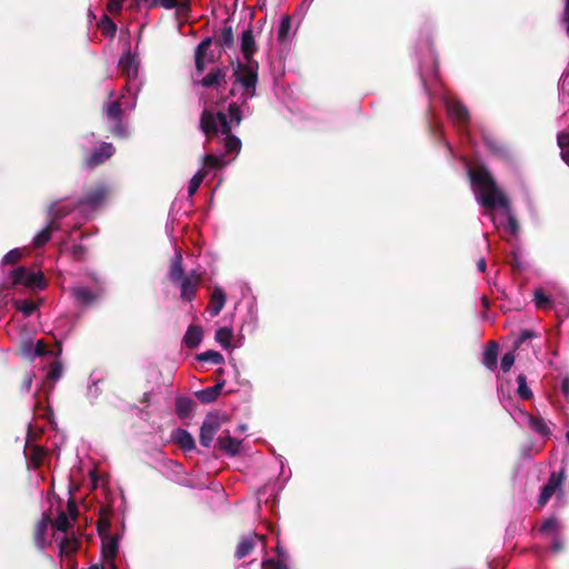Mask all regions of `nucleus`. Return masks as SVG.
Returning a JSON list of instances; mask_svg holds the SVG:
<instances>
[{
	"instance_id": "obj_1",
	"label": "nucleus",
	"mask_w": 569,
	"mask_h": 569,
	"mask_svg": "<svg viewBox=\"0 0 569 569\" xmlns=\"http://www.w3.org/2000/svg\"><path fill=\"white\" fill-rule=\"evenodd\" d=\"M468 176L473 187L479 189V202L488 209L500 207L508 209L509 199L498 188L492 174L483 166L468 169Z\"/></svg>"
},
{
	"instance_id": "obj_2",
	"label": "nucleus",
	"mask_w": 569,
	"mask_h": 569,
	"mask_svg": "<svg viewBox=\"0 0 569 569\" xmlns=\"http://www.w3.org/2000/svg\"><path fill=\"white\" fill-rule=\"evenodd\" d=\"M258 70V61H238L236 68L233 69L232 76L234 78V83L240 84L243 89V102H246L247 99L254 97L256 94Z\"/></svg>"
},
{
	"instance_id": "obj_3",
	"label": "nucleus",
	"mask_w": 569,
	"mask_h": 569,
	"mask_svg": "<svg viewBox=\"0 0 569 569\" xmlns=\"http://www.w3.org/2000/svg\"><path fill=\"white\" fill-rule=\"evenodd\" d=\"M102 112L109 124V131L114 138L124 139L129 136L128 129L123 123L124 111L120 100L106 102L102 107Z\"/></svg>"
},
{
	"instance_id": "obj_4",
	"label": "nucleus",
	"mask_w": 569,
	"mask_h": 569,
	"mask_svg": "<svg viewBox=\"0 0 569 569\" xmlns=\"http://www.w3.org/2000/svg\"><path fill=\"white\" fill-rule=\"evenodd\" d=\"M10 279L13 286L23 284L32 290H43L47 287L43 272H30L26 267H18L12 270Z\"/></svg>"
},
{
	"instance_id": "obj_5",
	"label": "nucleus",
	"mask_w": 569,
	"mask_h": 569,
	"mask_svg": "<svg viewBox=\"0 0 569 569\" xmlns=\"http://www.w3.org/2000/svg\"><path fill=\"white\" fill-rule=\"evenodd\" d=\"M109 191V187L103 182L89 187L84 190L83 197L77 201V207L87 206L91 209H96L104 202Z\"/></svg>"
},
{
	"instance_id": "obj_6",
	"label": "nucleus",
	"mask_w": 569,
	"mask_h": 569,
	"mask_svg": "<svg viewBox=\"0 0 569 569\" xmlns=\"http://www.w3.org/2000/svg\"><path fill=\"white\" fill-rule=\"evenodd\" d=\"M221 428V420L218 415L209 413L206 416L201 427L199 440L200 445L209 448L212 445L216 433Z\"/></svg>"
},
{
	"instance_id": "obj_7",
	"label": "nucleus",
	"mask_w": 569,
	"mask_h": 569,
	"mask_svg": "<svg viewBox=\"0 0 569 569\" xmlns=\"http://www.w3.org/2000/svg\"><path fill=\"white\" fill-rule=\"evenodd\" d=\"M566 479L565 469H561L559 472H551L547 483L541 488V492L538 499L539 506H545L552 495L561 489L563 480Z\"/></svg>"
},
{
	"instance_id": "obj_8",
	"label": "nucleus",
	"mask_w": 569,
	"mask_h": 569,
	"mask_svg": "<svg viewBox=\"0 0 569 569\" xmlns=\"http://www.w3.org/2000/svg\"><path fill=\"white\" fill-rule=\"evenodd\" d=\"M180 284V297L183 301L191 302L201 283V278L194 271L178 282Z\"/></svg>"
},
{
	"instance_id": "obj_9",
	"label": "nucleus",
	"mask_w": 569,
	"mask_h": 569,
	"mask_svg": "<svg viewBox=\"0 0 569 569\" xmlns=\"http://www.w3.org/2000/svg\"><path fill=\"white\" fill-rule=\"evenodd\" d=\"M116 149L110 142H102L89 157L84 159V166L88 168H96L110 159Z\"/></svg>"
},
{
	"instance_id": "obj_10",
	"label": "nucleus",
	"mask_w": 569,
	"mask_h": 569,
	"mask_svg": "<svg viewBox=\"0 0 569 569\" xmlns=\"http://www.w3.org/2000/svg\"><path fill=\"white\" fill-rule=\"evenodd\" d=\"M227 74L228 69L226 67L223 68H213L211 69L208 74H206L199 83L203 88L208 89H216L219 90L223 88L227 83Z\"/></svg>"
},
{
	"instance_id": "obj_11",
	"label": "nucleus",
	"mask_w": 569,
	"mask_h": 569,
	"mask_svg": "<svg viewBox=\"0 0 569 569\" xmlns=\"http://www.w3.org/2000/svg\"><path fill=\"white\" fill-rule=\"evenodd\" d=\"M218 112L214 114L208 109H204L200 116V129L206 134L207 139H212L218 134Z\"/></svg>"
},
{
	"instance_id": "obj_12",
	"label": "nucleus",
	"mask_w": 569,
	"mask_h": 569,
	"mask_svg": "<svg viewBox=\"0 0 569 569\" xmlns=\"http://www.w3.org/2000/svg\"><path fill=\"white\" fill-rule=\"evenodd\" d=\"M121 73L128 79H136L139 72V61L134 54L127 51L119 60Z\"/></svg>"
},
{
	"instance_id": "obj_13",
	"label": "nucleus",
	"mask_w": 569,
	"mask_h": 569,
	"mask_svg": "<svg viewBox=\"0 0 569 569\" xmlns=\"http://www.w3.org/2000/svg\"><path fill=\"white\" fill-rule=\"evenodd\" d=\"M240 50L246 61H256L253 54L257 51V44L250 27L242 31Z\"/></svg>"
},
{
	"instance_id": "obj_14",
	"label": "nucleus",
	"mask_w": 569,
	"mask_h": 569,
	"mask_svg": "<svg viewBox=\"0 0 569 569\" xmlns=\"http://www.w3.org/2000/svg\"><path fill=\"white\" fill-rule=\"evenodd\" d=\"M262 538V536H258L256 533L242 537L236 548L234 558L237 560H241L250 555L257 545V540Z\"/></svg>"
},
{
	"instance_id": "obj_15",
	"label": "nucleus",
	"mask_w": 569,
	"mask_h": 569,
	"mask_svg": "<svg viewBox=\"0 0 569 569\" xmlns=\"http://www.w3.org/2000/svg\"><path fill=\"white\" fill-rule=\"evenodd\" d=\"M448 113L453 121L461 126H466L470 120L467 107L458 100L448 103Z\"/></svg>"
},
{
	"instance_id": "obj_16",
	"label": "nucleus",
	"mask_w": 569,
	"mask_h": 569,
	"mask_svg": "<svg viewBox=\"0 0 569 569\" xmlns=\"http://www.w3.org/2000/svg\"><path fill=\"white\" fill-rule=\"evenodd\" d=\"M217 448L230 457L239 455L241 449V440L229 435L218 438Z\"/></svg>"
},
{
	"instance_id": "obj_17",
	"label": "nucleus",
	"mask_w": 569,
	"mask_h": 569,
	"mask_svg": "<svg viewBox=\"0 0 569 569\" xmlns=\"http://www.w3.org/2000/svg\"><path fill=\"white\" fill-rule=\"evenodd\" d=\"M51 522L52 521H51L50 516L47 513H43L42 518L39 521H37L34 525L33 541H34V545L40 549H43V547H44L47 529Z\"/></svg>"
},
{
	"instance_id": "obj_18",
	"label": "nucleus",
	"mask_w": 569,
	"mask_h": 569,
	"mask_svg": "<svg viewBox=\"0 0 569 569\" xmlns=\"http://www.w3.org/2000/svg\"><path fill=\"white\" fill-rule=\"evenodd\" d=\"M102 546H101V555L104 560L109 562L111 566L112 562H114V558L118 553V537L116 536H106L101 537Z\"/></svg>"
},
{
	"instance_id": "obj_19",
	"label": "nucleus",
	"mask_w": 569,
	"mask_h": 569,
	"mask_svg": "<svg viewBox=\"0 0 569 569\" xmlns=\"http://www.w3.org/2000/svg\"><path fill=\"white\" fill-rule=\"evenodd\" d=\"M226 381L220 380L214 386L197 391L196 398L202 403L214 402L220 396Z\"/></svg>"
},
{
	"instance_id": "obj_20",
	"label": "nucleus",
	"mask_w": 569,
	"mask_h": 569,
	"mask_svg": "<svg viewBox=\"0 0 569 569\" xmlns=\"http://www.w3.org/2000/svg\"><path fill=\"white\" fill-rule=\"evenodd\" d=\"M226 305V295L220 287H216L211 293L208 305V312L211 317L218 316Z\"/></svg>"
},
{
	"instance_id": "obj_21",
	"label": "nucleus",
	"mask_w": 569,
	"mask_h": 569,
	"mask_svg": "<svg viewBox=\"0 0 569 569\" xmlns=\"http://www.w3.org/2000/svg\"><path fill=\"white\" fill-rule=\"evenodd\" d=\"M62 363L59 360L51 362L46 381L43 383V389L47 395L53 390L56 381L62 377Z\"/></svg>"
},
{
	"instance_id": "obj_22",
	"label": "nucleus",
	"mask_w": 569,
	"mask_h": 569,
	"mask_svg": "<svg viewBox=\"0 0 569 569\" xmlns=\"http://www.w3.org/2000/svg\"><path fill=\"white\" fill-rule=\"evenodd\" d=\"M211 43H212V39L206 38L198 44V47L196 49L194 64H196V73L197 74H202L203 71L206 70L204 57H206L207 50L209 49Z\"/></svg>"
},
{
	"instance_id": "obj_23",
	"label": "nucleus",
	"mask_w": 569,
	"mask_h": 569,
	"mask_svg": "<svg viewBox=\"0 0 569 569\" xmlns=\"http://www.w3.org/2000/svg\"><path fill=\"white\" fill-rule=\"evenodd\" d=\"M203 338V330L198 325H191L188 327L184 336H183V343L189 349L197 348Z\"/></svg>"
},
{
	"instance_id": "obj_24",
	"label": "nucleus",
	"mask_w": 569,
	"mask_h": 569,
	"mask_svg": "<svg viewBox=\"0 0 569 569\" xmlns=\"http://www.w3.org/2000/svg\"><path fill=\"white\" fill-rule=\"evenodd\" d=\"M173 441L184 451H192L196 449V442L192 435L181 428H178L172 435Z\"/></svg>"
},
{
	"instance_id": "obj_25",
	"label": "nucleus",
	"mask_w": 569,
	"mask_h": 569,
	"mask_svg": "<svg viewBox=\"0 0 569 569\" xmlns=\"http://www.w3.org/2000/svg\"><path fill=\"white\" fill-rule=\"evenodd\" d=\"M498 351L499 345L496 341L491 340L487 343L486 349L483 351L482 363L489 370H493L497 368Z\"/></svg>"
},
{
	"instance_id": "obj_26",
	"label": "nucleus",
	"mask_w": 569,
	"mask_h": 569,
	"mask_svg": "<svg viewBox=\"0 0 569 569\" xmlns=\"http://www.w3.org/2000/svg\"><path fill=\"white\" fill-rule=\"evenodd\" d=\"M168 277L173 283H178L180 280L187 277L182 267V254L180 251H178L171 260Z\"/></svg>"
},
{
	"instance_id": "obj_27",
	"label": "nucleus",
	"mask_w": 569,
	"mask_h": 569,
	"mask_svg": "<svg viewBox=\"0 0 569 569\" xmlns=\"http://www.w3.org/2000/svg\"><path fill=\"white\" fill-rule=\"evenodd\" d=\"M196 407V402L184 396H180L176 398V413L180 419L189 418Z\"/></svg>"
},
{
	"instance_id": "obj_28",
	"label": "nucleus",
	"mask_w": 569,
	"mask_h": 569,
	"mask_svg": "<svg viewBox=\"0 0 569 569\" xmlns=\"http://www.w3.org/2000/svg\"><path fill=\"white\" fill-rule=\"evenodd\" d=\"M74 300L83 306H89L97 300V295L87 287H74L71 289Z\"/></svg>"
},
{
	"instance_id": "obj_29",
	"label": "nucleus",
	"mask_w": 569,
	"mask_h": 569,
	"mask_svg": "<svg viewBox=\"0 0 569 569\" xmlns=\"http://www.w3.org/2000/svg\"><path fill=\"white\" fill-rule=\"evenodd\" d=\"M216 44L222 48H232L234 44L233 30L231 26H226L221 33L216 38Z\"/></svg>"
},
{
	"instance_id": "obj_30",
	"label": "nucleus",
	"mask_w": 569,
	"mask_h": 569,
	"mask_svg": "<svg viewBox=\"0 0 569 569\" xmlns=\"http://www.w3.org/2000/svg\"><path fill=\"white\" fill-rule=\"evenodd\" d=\"M561 159L569 166V131H561L557 136Z\"/></svg>"
},
{
	"instance_id": "obj_31",
	"label": "nucleus",
	"mask_w": 569,
	"mask_h": 569,
	"mask_svg": "<svg viewBox=\"0 0 569 569\" xmlns=\"http://www.w3.org/2000/svg\"><path fill=\"white\" fill-rule=\"evenodd\" d=\"M223 148L226 154H237L241 149V140L234 134H227L223 137Z\"/></svg>"
},
{
	"instance_id": "obj_32",
	"label": "nucleus",
	"mask_w": 569,
	"mask_h": 569,
	"mask_svg": "<svg viewBox=\"0 0 569 569\" xmlns=\"http://www.w3.org/2000/svg\"><path fill=\"white\" fill-rule=\"evenodd\" d=\"M162 6L166 9L178 8L180 11L189 10V0H152V7Z\"/></svg>"
},
{
	"instance_id": "obj_33",
	"label": "nucleus",
	"mask_w": 569,
	"mask_h": 569,
	"mask_svg": "<svg viewBox=\"0 0 569 569\" xmlns=\"http://www.w3.org/2000/svg\"><path fill=\"white\" fill-rule=\"evenodd\" d=\"M233 337V332L231 328L222 327L216 331L214 339L218 343H220L224 349H229L231 346V339Z\"/></svg>"
},
{
	"instance_id": "obj_34",
	"label": "nucleus",
	"mask_w": 569,
	"mask_h": 569,
	"mask_svg": "<svg viewBox=\"0 0 569 569\" xmlns=\"http://www.w3.org/2000/svg\"><path fill=\"white\" fill-rule=\"evenodd\" d=\"M46 450L40 446H32L29 452V461L34 469H38L43 463Z\"/></svg>"
},
{
	"instance_id": "obj_35",
	"label": "nucleus",
	"mask_w": 569,
	"mask_h": 569,
	"mask_svg": "<svg viewBox=\"0 0 569 569\" xmlns=\"http://www.w3.org/2000/svg\"><path fill=\"white\" fill-rule=\"evenodd\" d=\"M196 359L200 362H211L214 365H221L224 361L223 356L216 350H208L196 356Z\"/></svg>"
},
{
	"instance_id": "obj_36",
	"label": "nucleus",
	"mask_w": 569,
	"mask_h": 569,
	"mask_svg": "<svg viewBox=\"0 0 569 569\" xmlns=\"http://www.w3.org/2000/svg\"><path fill=\"white\" fill-rule=\"evenodd\" d=\"M290 29H291V17L288 14L282 16L280 19L278 34H277L278 41L284 42L288 39Z\"/></svg>"
},
{
	"instance_id": "obj_37",
	"label": "nucleus",
	"mask_w": 569,
	"mask_h": 569,
	"mask_svg": "<svg viewBox=\"0 0 569 569\" xmlns=\"http://www.w3.org/2000/svg\"><path fill=\"white\" fill-rule=\"evenodd\" d=\"M207 172L204 169H200L190 180L188 186V196L192 197L198 191L202 181L204 180Z\"/></svg>"
},
{
	"instance_id": "obj_38",
	"label": "nucleus",
	"mask_w": 569,
	"mask_h": 569,
	"mask_svg": "<svg viewBox=\"0 0 569 569\" xmlns=\"http://www.w3.org/2000/svg\"><path fill=\"white\" fill-rule=\"evenodd\" d=\"M13 305L16 309L21 311L26 317H30L38 309L37 303L31 300H14Z\"/></svg>"
},
{
	"instance_id": "obj_39",
	"label": "nucleus",
	"mask_w": 569,
	"mask_h": 569,
	"mask_svg": "<svg viewBox=\"0 0 569 569\" xmlns=\"http://www.w3.org/2000/svg\"><path fill=\"white\" fill-rule=\"evenodd\" d=\"M517 382H518V395L521 399L523 400H529L532 398L533 393L532 391L528 388L527 386V378L523 373H520L518 377H517Z\"/></svg>"
},
{
	"instance_id": "obj_40",
	"label": "nucleus",
	"mask_w": 569,
	"mask_h": 569,
	"mask_svg": "<svg viewBox=\"0 0 569 569\" xmlns=\"http://www.w3.org/2000/svg\"><path fill=\"white\" fill-rule=\"evenodd\" d=\"M533 301L538 309H548L551 307V299L545 293L542 289L535 290Z\"/></svg>"
},
{
	"instance_id": "obj_41",
	"label": "nucleus",
	"mask_w": 569,
	"mask_h": 569,
	"mask_svg": "<svg viewBox=\"0 0 569 569\" xmlns=\"http://www.w3.org/2000/svg\"><path fill=\"white\" fill-rule=\"evenodd\" d=\"M530 427L541 436H548L550 433L548 425L541 417H531Z\"/></svg>"
},
{
	"instance_id": "obj_42",
	"label": "nucleus",
	"mask_w": 569,
	"mask_h": 569,
	"mask_svg": "<svg viewBox=\"0 0 569 569\" xmlns=\"http://www.w3.org/2000/svg\"><path fill=\"white\" fill-rule=\"evenodd\" d=\"M218 132H220L223 137H227V134H232V123L228 120V117L224 112L218 111Z\"/></svg>"
},
{
	"instance_id": "obj_43",
	"label": "nucleus",
	"mask_w": 569,
	"mask_h": 569,
	"mask_svg": "<svg viewBox=\"0 0 569 569\" xmlns=\"http://www.w3.org/2000/svg\"><path fill=\"white\" fill-rule=\"evenodd\" d=\"M100 27L102 29V33L107 37H113L117 31V24L112 21V19L104 14L100 20Z\"/></svg>"
},
{
	"instance_id": "obj_44",
	"label": "nucleus",
	"mask_w": 569,
	"mask_h": 569,
	"mask_svg": "<svg viewBox=\"0 0 569 569\" xmlns=\"http://www.w3.org/2000/svg\"><path fill=\"white\" fill-rule=\"evenodd\" d=\"M226 164L223 158L217 154H204L203 156V166L210 169H220Z\"/></svg>"
},
{
	"instance_id": "obj_45",
	"label": "nucleus",
	"mask_w": 569,
	"mask_h": 569,
	"mask_svg": "<svg viewBox=\"0 0 569 569\" xmlns=\"http://www.w3.org/2000/svg\"><path fill=\"white\" fill-rule=\"evenodd\" d=\"M73 209H74V207H68V206L59 207L58 203H52L49 207L48 211H49L50 217L62 219L66 216H68L70 212H72Z\"/></svg>"
},
{
	"instance_id": "obj_46",
	"label": "nucleus",
	"mask_w": 569,
	"mask_h": 569,
	"mask_svg": "<svg viewBox=\"0 0 569 569\" xmlns=\"http://www.w3.org/2000/svg\"><path fill=\"white\" fill-rule=\"evenodd\" d=\"M227 117H229V119H230L229 121L231 123H234L236 126H239L241 123L242 111L236 102H231L228 106V116Z\"/></svg>"
},
{
	"instance_id": "obj_47",
	"label": "nucleus",
	"mask_w": 569,
	"mask_h": 569,
	"mask_svg": "<svg viewBox=\"0 0 569 569\" xmlns=\"http://www.w3.org/2000/svg\"><path fill=\"white\" fill-rule=\"evenodd\" d=\"M52 526L61 532H67L70 528L68 513L66 511H60L56 520L52 522Z\"/></svg>"
},
{
	"instance_id": "obj_48",
	"label": "nucleus",
	"mask_w": 569,
	"mask_h": 569,
	"mask_svg": "<svg viewBox=\"0 0 569 569\" xmlns=\"http://www.w3.org/2000/svg\"><path fill=\"white\" fill-rule=\"evenodd\" d=\"M78 545H79V542L74 537H72V538L64 537L60 542V550L63 553H72V552L77 551Z\"/></svg>"
},
{
	"instance_id": "obj_49",
	"label": "nucleus",
	"mask_w": 569,
	"mask_h": 569,
	"mask_svg": "<svg viewBox=\"0 0 569 569\" xmlns=\"http://www.w3.org/2000/svg\"><path fill=\"white\" fill-rule=\"evenodd\" d=\"M22 259V251L19 248L12 249L7 252L2 258L3 264H16Z\"/></svg>"
},
{
	"instance_id": "obj_50",
	"label": "nucleus",
	"mask_w": 569,
	"mask_h": 569,
	"mask_svg": "<svg viewBox=\"0 0 569 569\" xmlns=\"http://www.w3.org/2000/svg\"><path fill=\"white\" fill-rule=\"evenodd\" d=\"M51 232L46 227L36 234L33 238V247L34 248H41L43 247L50 239H51Z\"/></svg>"
},
{
	"instance_id": "obj_51",
	"label": "nucleus",
	"mask_w": 569,
	"mask_h": 569,
	"mask_svg": "<svg viewBox=\"0 0 569 569\" xmlns=\"http://www.w3.org/2000/svg\"><path fill=\"white\" fill-rule=\"evenodd\" d=\"M110 525H111L110 520L108 519L107 516H101L99 518V520L97 521V530H98L100 538L110 536L109 535Z\"/></svg>"
},
{
	"instance_id": "obj_52",
	"label": "nucleus",
	"mask_w": 569,
	"mask_h": 569,
	"mask_svg": "<svg viewBox=\"0 0 569 569\" xmlns=\"http://www.w3.org/2000/svg\"><path fill=\"white\" fill-rule=\"evenodd\" d=\"M261 569H289L286 562L269 558L262 561Z\"/></svg>"
},
{
	"instance_id": "obj_53",
	"label": "nucleus",
	"mask_w": 569,
	"mask_h": 569,
	"mask_svg": "<svg viewBox=\"0 0 569 569\" xmlns=\"http://www.w3.org/2000/svg\"><path fill=\"white\" fill-rule=\"evenodd\" d=\"M558 529H559V523H558V520L556 518H548V519H546L542 522L541 528H540V530L542 532H546V533L557 532Z\"/></svg>"
},
{
	"instance_id": "obj_54",
	"label": "nucleus",
	"mask_w": 569,
	"mask_h": 569,
	"mask_svg": "<svg viewBox=\"0 0 569 569\" xmlns=\"http://www.w3.org/2000/svg\"><path fill=\"white\" fill-rule=\"evenodd\" d=\"M507 211V226L506 228L509 230L511 234H516L518 232L519 226L517 222V219L510 211V206L508 209H505Z\"/></svg>"
},
{
	"instance_id": "obj_55",
	"label": "nucleus",
	"mask_w": 569,
	"mask_h": 569,
	"mask_svg": "<svg viewBox=\"0 0 569 569\" xmlns=\"http://www.w3.org/2000/svg\"><path fill=\"white\" fill-rule=\"evenodd\" d=\"M34 358L36 357H43L46 355H53V352L51 350L48 349L47 345L44 343L43 340H38L37 343L34 345Z\"/></svg>"
},
{
	"instance_id": "obj_56",
	"label": "nucleus",
	"mask_w": 569,
	"mask_h": 569,
	"mask_svg": "<svg viewBox=\"0 0 569 569\" xmlns=\"http://www.w3.org/2000/svg\"><path fill=\"white\" fill-rule=\"evenodd\" d=\"M513 363H515V356H513V353L512 352H506L502 356V359H501V365H500L501 366V370L503 372H508Z\"/></svg>"
},
{
	"instance_id": "obj_57",
	"label": "nucleus",
	"mask_w": 569,
	"mask_h": 569,
	"mask_svg": "<svg viewBox=\"0 0 569 569\" xmlns=\"http://www.w3.org/2000/svg\"><path fill=\"white\" fill-rule=\"evenodd\" d=\"M123 0H108L107 10L111 14H119L122 10Z\"/></svg>"
},
{
	"instance_id": "obj_58",
	"label": "nucleus",
	"mask_w": 569,
	"mask_h": 569,
	"mask_svg": "<svg viewBox=\"0 0 569 569\" xmlns=\"http://www.w3.org/2000/svg\"><path fill=\"white\" fill-rule=\"evenodd\" d=\"M536 337V332L530 329H525L521 331L520 336L515 341L516 347H520L522 343H525L528 339H532Z\"/></svg>"
},
{
	"instance_id": "obj_59",
	"label": "nucleus",
	"mask_w": 569,
	"mask_h": 569,
	"mask_svg": "<svg viewBox=\"0 0 569 569\" xmlns=\"http://www.w3.org/2000/svg\"><path fill=\"white\" fill-rule=\"evenodd\" d=\"M20 352L24 358H28L30 360L34 359V346L31 342L22 343Z\"/></svg>"
},
{
	"instance_id": "obj_60",
	"label": "nucleus",
	"mask_w": 569,
	"mask_h": 569,
	"mask_svg": "<svg viewBox=\"0 0 569 569\" xmlns=\"http://www.w3.org/2000/svg\"><path fill=\"white\" fill-rule=\"evenodd\" d=\"M67 509H68V513L70 515L71 519L77 520V518L79 516V510H78L77 502L73 498H69L68 503H67Z\"/></svg>"
},
{
	"instance_id": "obj_61",
	"label": "nucleus",
	"mask_w": 569,
	"mask_h": 569,
	"mask_svg": "<svg viewBox=\"0 0 569 569\" xmlns=\"http://www.w3.org/2000/svg\"><path fill=\"white\" fill-rule=\"evenodd\" d=\"M71 251L73 258L77 260H81L86 256V248L82 244L73 246Z\"/></svg>"
},
{
	"instance_id": "obj_62",
	"label": "nucleus",
	"mask_w": 569,
	"mask_h": 569,
	"mask_svg": "<svg viewBox=\"0 0 569 569\" xmlns=\"http://www.w3.org/2000/svg\"><path fill=\"white\" fill-rule=\"evenodd\" d=\"M33 376L30 373H26L21 383V389L23 392H29L32 386Z\"/></svg>"
},
{
	"instance_id": "obj_63",
	"label": "nucleus",
	"mask_w": 569,
	"mask_h": 569,
	"mask_svg": "<svg viewBox=\"0 0 569 569\" xmlns=\"http://www.w3.org/2000/svg\"><path fill=\"white\" fill-rule=\"evenodd\" d=\"M60 218H54V217H51V220L48 222V224L46 226L47 229H49V231L52 233L53 231L56 230H59L60 229V222H59Z\"/></svg>"
},
{
	"instance_id": "obj_64",
	"label": "nucleus",
	"mask_w": 569,
	"mask_h": 569,
	"mask_svg": "<svg viewBox=\"0 0 569 569\" xmlns=\"http://www.w3.org/2000/svg\"><path fill=\"white\" fill-rule=\"evenodd\" d=\"M563 21L566 22L567 32L569 34V0H566L565 12H563Z\"/></svg>"
}]
</instances>
